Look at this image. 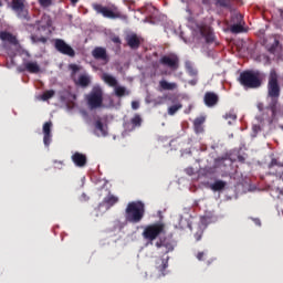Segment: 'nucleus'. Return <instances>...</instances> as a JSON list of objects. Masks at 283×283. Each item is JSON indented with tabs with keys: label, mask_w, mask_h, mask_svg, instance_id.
Segmentation results:
<instances>
[{
	"label": "nucleus",
	"mask_w": 283,
	"mask_h": 283,
	"mask_svg": "<svg viewBox=\"0 0 283 283\" xmlns=\"http://www.w3.org/2000/svg\"><path fill=\"white\" fill-rule=\"evenodd\" d=\"M86 98L91 109H97V107H114L112 97L107 96L103 98V88H101V86H94Z\"/></svg>",
	"instance_id": "nucleus-1"
},
{
	"label": "nucleus",
	"mask_w": 283,
	"mask_h": 283,
	"mask_svg": "<svg viewBox=\"0 0 283 283\" xmlns=\"http://www.w3.org/2000/svg\"><path fill=\"white\" fill-rule=\"evenodd\" d=\"M268 96L272 103L269 108L270 116H275V105H277V98H280V84L277 83V73L273 70L269 76Z\"/></svg>",
	"instance_id": "nucleus-2"
},
{
	"label": "nucleus",
	"mask_w": 283,
	"mask_h": 283,
	"mask_svg": "<svg viewBox=\"0 0 283 283\" xmlns=\"http://www.w3.org/2000/svg\"><path fill=\"white\" fill-rule=\"evenodd\" d=\"M126 221L138 224L145 218V203L142 201L129 202L126 208Z\"/></svg>",
	"instance_id": "nucleus-3"
},
{
	"label": "nucleus",
	"mask_w": 283,
	"mask_h": 283,
	"mask_svg": "<svg viewBox=\"0 0 283 283\" xmlns=\"http://www.w3.org/2000/svg\"><path fill=\"white\" fill-rule=\"evenodd\" d=\"M240 83L245 90H255L262 85V75L260 72H243L240 74Z\"/></svg>",
	"instance_id": "nucleus-4"
},
{
	"label": "nucleus",
	"mask_w": 283,
	"mask_h": 283,
	"mask_svg": "<svg viewBox=\"0 0 283 283\" xmlns=\"http://www.w3.org/2000/svg\"><path fill=\"white\" fill-rule=\"evenodd\" d=\"M165 233V223L157 222L149 226H146L143 231V238L145 240H149L150 244L158 238V235H163Z\"/></svg>",
	"instance_id": "nucleus-5"
},
{
	"label": "nucleus",
	"mask_w": 283,
	"mask_h": 283,
	"mask_svg": "<svg viewBox=\"0 0 283 283\" xmlns=\"http://www.w3.org/2000/svg\"><path fill=\"white\" fill-rule=\"evenodd\" d=\"M93 8L97 14H103L106 19H122V21H127V15L120 13L117 8L109 9L101 4H94Z\"/></svg>",
	"instance_id": "nucleus-6"
},
{
	"label": "nucleus",
	"mask_w": 283,
	"mask_h": 283,
	"mask_svg": "<svg viewBox=\"0 0 283 283\" xmlns=\"http://www.w3.org/2000/svg\"><path fill=\"white\" fill-rule=\"evenodd\" d=\"M102 80L104 83H106V85H109V87H114L115 95L118 97L129 96V91H127L125 86H118V81L113 75L104 73L102 75Z\"/></svg>",
	"instance_id": "nucleus-7"
},
{
	"label": "nucleus",
	"mask_w": 283,
	"mask_h": 283,
	"mask_svg": "<svg viewBox=\"0 0 283 283\" xmlns=\"http://www.w3.org/2000/svg\"><path fill=\"white\" fill-rule=\"evenodd\" d=\"M193 35L201 43H212L214 39L213 31L209 27H197V30L193 31Z\"/></svg>",
	"instance_id": "nucleus-8"
},
{
	"label": "nucleus",
	"mask_w": 283,
	"mask_h": 283,
	"mask_svg": "<svg viewBox=\"0 0 283 283\" xmlns=\"http://www.w3.org/2000/svg\"><path fill=\"white\" fill-rule=\"evenodd\" d=\"M70 70H72L73 81L76 83V85H81V87H87V85L92 83V77L87 75V73H83L76 76V73L80 70L78 65L71 64Z\"/></svg>",
	"instance_id": "nucleus-9"
},
{
	"label": "nucleus",
	"mask_w": 283,
	"mask_h": 283,
	"mask_svg": "<svg viewBox=\"0 0 283 283\" xmlns=\"http://www.w3.org/2000/svg\"><path fill=\"white\" fill-rule=\"evenodd\" d=\"M210 222H216V217H213V213L207 212L206 216L201 217L200 219V231L195 234L197 241L202 238V232L205 231V229H207V224H210Z\"/></svg>",
	"instance_id": "nucleus-10"
},
{
	"label": "nucleus",
	"mask_w": 283,
	"mask_h": 283,
	"mask_svg": "<svg viewBox=\"0 0 283 283\" xmlns=\"http://www.w3.org/2000/svg\"><path fill=\"white\" fill-rule=\"evenodd\" d=\"M233 24L231 25L230 30L233 34H240V32H245L244 30V20L242 19V14L235 13L232 18Z\"/></svg>",
	"instance_id": "nucleus-11"
},
{
	"label": "nucleus",
	"mask_w": 283,
	"mask_h": 283,
	"mask_svg": "<svg viewBox=\"0 0 283 283\" xmlns=\"http://www.w3.org/2000/svg\"><path fill=\"white\" fill-rule=\"evenodd\" d=\"M55 50L61 52V54H65L66 56H74L75 54L74 49H72V46L61 39L55 40Z\"/></svg>",
	"instance_id": "nucleus-12"
},
{
	"label": "nucleus",
	"mask_w": 283,
	"mask_h": 283,
	"mask_svg": "<svg viewBox=\"0 0 283 283\" xmlns=\"http://www.w3.org/2000/svg\"><path fill=\"white\" fill-rule=\"evenodd\" d=\"M160 63H163V65H167L170 70H178V56L176 54L161 57Z\"/></svg>",
	"instance_id": "nucleus-13"
},
{
	"label": "nucleus",
	"mask_w": 283,
	"mask_h": 283,
	"mask_svg": "<svg viewBox=\"0 0 283 283\" xmlns=\"http://www.w3.org/2000/svg\"><path fill=\"white\" fill-rule=\"evenodd\" d=\"M22 65L30 74H39L41 72V65L36 61L23 60Z\"/></svg>",
	"instance_id": "nucleus-14"
},
{
	"label": "nucleus",
	"mask_w": 283,
	"mask_h": 283,
	"mask_svg": "<svg viewBox=\"0 0 283 283\" xmlns=\"http://www.w3.org/2000/svg\"><path fill=\"white\" fill-rule=\"evenodd\" d=\"M12 8L14 12L18 13V17H20V19H25L28 17V10H25L23 0H13Z\"/></svg>",
	"instance_id": "nucleus-15"
},
{
	"label": "nucleus",
	"mask_w": 283,
	"mask_h": 283,
	"mask_svg": "<svg viewBox=\"0 0 283 283\" xmlns=\"http://www.w3.org/2000/svg\"><path fill=\"white\" fill-rule=\"evenodd\" d=\"M50 143H52V122H46L43 125V144L50 147Z\"/></svg>",
	"instance_id": "nucleus-16"
},
{
	"label": "nucleus",
	"mask_w": 283,
	"mask_h": 283,
	"mask_svg": "<svg viewBox=\"0 0 283 283\" xmlns=\"http://www.w3.org/2000/svg\"><path fill=\"white\" fill-rule=\"evenodd\" d=\"M50 28H52V20L50 17L44 15L38 25V30L44 32V34H50L52 32Z\"/></svg>",
	"instance_id": "nucleus-17"
},
{
	"label": "nucleus",
	"mask_w": 283,
	"mask_h": 283,
	"mask_svg": "<svg viewBox=\"0 0 283 283\" xmlns=\"http://www.w3.org/2000/svg\"><path fill=\"white\" fill-rule=\"evenodd\" d=\"M156 247L160 253L167 254L174 251V243L170 241H157Z\"/></svg>",
	"instance_id": "nucleus-18"
},
{
	"label": "nucleus",
	"mask_w": 283,
	"mask_h": 283,
	"mask_svg": "<svg viewBox=\"0 0 283 283\" xmlns=\"http://www.w3.org/2000/svg\"><path fill=\"white\" fill-rule=\"evenodd\" d=\"M72 161L75 167H85V165H87V156L81 153H75L72 155Z\"/></svg>",
	"instance_id": "nucleus-19"
},
{
	"label": "nucleus",
	"mask_w": 283,
	"mask_h": 283,
	"mask_svg": "<svg viewBox=\"0 0 283 283\" xmlns=\"http://www.w3.org/2000/svg\"><path fill=\"white\" fill-rule=\"evenodd\" d=\"M92 56L94 59H97L99 61H104L105 63H107V51L105 50V48H101L97 46L92 51Z\"/></svg>",
	"instance_id": "nucleus-20"
},
{
	"label": "nucleus",
	"mask_w": 283,
	"mask_h": 283,
	"mask_svg": "<svg viewBox=\"0 0 283 283\" xmlns=\"http://www.w3.org/2000/svg\"><path fill=\"white\" fill-rule=\"evenodd\" d=\"M169 266V256H164L156 261V269L159 271V275H165V269Z\"/></svg>",
	"instance_id": "nucleus-21"
},
{
	"label": "nucleus",
	"mask_w": 283,
	"mask_h": 283,
	"mask_svg": "<svg viewBox=\"0 0 283 283\" xmlns=\"http://www.w3.org/2000/svg\"><path fill=\"white\" fill-rule=\"evenodd\" d=\"M0 39L3 43H10L15 49L19 48L17 45V38L9 32H0Z\"/></svg>",
	"instance_id": "nucleus-22"
},
{
	"label": "nucleus",
	"mask_w": 283,
	"mask_h": 283,
	"mask_svg": "<svg viewBox=\"0 0 283 283\" xmlns=\"http://www.w3.org/2000/svg\"><path fill=\"white\" fill-rule=\"evenodd\" d=\"M126 41L133 50H136L140 45V38L136 33H130L126 36Z\"/></svg>",
	"instance_id": "nucleus-23"
},
{
	"label": "nucleus",
	"mask_w": 283,
	"mask_h": 283,
	"mask_svg": "<svg viewBox=\"0 0 283 283\" xmlns=\"http://www.w3.org/2000/svg\"><path fill=\"white\" fill-rule=\"evenodd\" d=\"M116 202H118V198L112 195H108L105 199L104 202L102 205H99V209H105V211H107V209H109V207H114V205H116Z\"/></svg>",
	"instance_id": "nucleus-24"
},
{
	"label": "nucleus",
	"mask_w": 283,
	"mask_h": 283,
	"mask_svg": "<svg viewBox=\"0 0 283 283\" xmlns=\"http://www.w3.org/2000/svg\"><path fill=\"white\" fill-rule=\"evenodd\" d=\"M159 87L168 92H174L175 90H178V84L176 82H168L166 80H161L159 82Z\"/></svg>",
	"instance_id": "nucleus-25"
},
{
	"label": "nucleus",
	"mask_w": 283,
	"mask_h": 283,
	"mask_svg": "<svg viewBox=\"0 0 283 283\" xmlns=\"http://www.w3.org/2000/svg\"><path fill=\"white\" fill-rule=\"evenodd\" d=\"M205 104L207 107H213V105L218 104V95L216 93H206Z\"/></svg>",
	"instance_id": "nucleus-26"
},
{
	"label": "nucleus",
	"mask_w": 283,
	"mask_h": 283,
	"mask_svg": "<svg viewBox=\"0 0 283 283\" xmlns=\"http://www.w3.org/2000/svg\"><path fill=\"white\" fill-rule=\"evenodd\" d=\"M205 120H207L205 116H200L195 119L193 127L196 134H202V132H205V127L202 126L205 125Z\"/></svg>",
	"instance_id": "nucleus-27"
},
{
	"label": "nucleus",
	"mask_w": 283,
	"mask_h": 283,
	"mask_svg": "<svg viewBox=\"0 0 283 283\" xmlns=\"http://www.w3.org/2000/svg\"><path fill=\"white\" fill-rule=\"evenodd\" d=\"M95 136H107V126L103 125L101 120H97L95 123V130H94Z\"/></svg>",
	"instance_id": "nucleus-28"
},
{
	"label": "nucleus",
	"mask_w": 283,
	"mask_h": 283,
	"mask_svg": "<svg viewBox=\"0 0 283 283\" xmlns=\"http://www.w3.org/2000/svg\"><path fill=\"white\" fill-rule=\"evenodd\" d=\"M224 187H227V182H224L222 180H217L211 185L212 191H222V189H224Z\"/></svg>",
	"instance_id": "nucleus-29"
},
{
	"label": "nucleus",
	"mask_w": 283,
	"mask_h": 283,
	"mask_svg": "<svg viewBox=\"0 0 283 283\" xmlns=\"http://www.w3.org/2000/svg\"><path fill=\"white\" fill-rule=\"evenodd\" d=\"M186 70L190 76H196V74H198V70H196L191 62H186Z\"/></svg>",
	"instance_id": "nucleus-30"
},
{
	"label": "nucleus",
	"mask_w": 283,
	"mask_h": 283,
	"mask_svg": "<svg viewBox=\"0 0 283 283\" xmlns=\"http://www.w3.org/2000/svg\"><path fill=\"white\" fill-rule=\"evenodd\" d=\"M178 109H182V104H175L168 108L169 116H174Z\"/></svg>",
	"instance_id": "nucleus-31"
},
{
	"label": "nucleus",
	"mask_w": 283,
	"mask_h": 283,
	"mask_svg": "<svg viewBox=\"0 0 283 283\" xmlns=\"http://www.w3.org/2000/svg\"><path fill=\"white\" fill-rule=\"evenodd\" d=\"M54 97V91L50 90V91H45L42 95H41V101H50V98Z\"/></svg>",
	"instance_id": "nucleus-32"
},
{
	"label": "nucleus",
	"mask_w": 283,
	"mask_h": 283,
	"mask_svg": "<svg viewBox=\"0 0 283 283\" xmlns=\"http://www.w3.org/2000/svg\"><path fill=\"white\" fill-rule=\"evenodd\" d=\"M31 40L33 41V43H45V41H48V39H45V36H36V35H31Z\"/></svg>",
	"instance_id": "nucleus-33"
},
{
	"label": "nucleus",
	"mask_w": 283,
	"mask_h": 283,
	"mask_svg": "<svg viewBox=\"0 0 283 283\" xmlns=\"http://www.w3.org/2000/svg\"><path fill=\"white\" fill-rule=\"evenodd\" d=\"M140 123H143L140 116L136 115L132 118V124L134 125V127H140Z\"/></svg>",
	"instance_id": "nucleus-34"
},
{
	"label": "nucleus",
	"mask_w": 283,
	"mask_h": 283,
	"mask_svg": "<svg viewBox=\"0 0 283 283\" xmlns=\"http://www.w3.org/2000/svg\"><path fill=\"white\" fill-rule=\"evenodd\" d=\"M217 6H220L221 8H229L231 6L230 0H217Z\"/></svg>",
	"instance_id": "nucleus-35"
},
{
	"label": "nucleus",
	"mask_w": 283,
	"mask_h": 283,
	"mask_svg": "<svg viewBox=\"0 0 283 283\" xmlns=\"http://www.w3.org/2000/svg\"><path fill=\"white\" fill-rule=\"evenodd\" d=\"M40 6H42V8H50V6H52V0H38Z\"/></svg>",
	"instance_id": "nucleus-36"
},
{
	"label": "nucleus",
	"mask_w": 283,
	"mask_h": 283,
	"mask_svg": "<svg viewBox=\"0 0 283 283\" xmlns=\"http://www.w3.org/2000/svg\"><path fill=\"white\" fill-rule=\"evenodd\" d=\"M259 61H261L262 63H264V65H269V63H271V60L269 59V56H266L265 54H262L259 56Z\"/></svg>",
	"instance_id": "nucleus-37"
},
{
	"label": "nucleus",
	"mask_w": 283,
	"mask_h": 283,
	"mask_svg": "<svg viewBox=\"0 0 283 283\" xmlns=\"http://www.w3.org/2000/svg\"><path fill=\"white\" fill-rule=\"evenodd\" d=\"M224 118L227 120H229V119L230 120H235L238 118V115H235V113H233V112H230V113L226 114Z\"/></svg>",
	"instance_id": "nucleus-38"
},
{
	"label": "nucleus",
	"mask_w": 283,
	"mask_h": 283,
	"mask_svg": "<svg viewBox=\"0 0 283 283\" xmlns=\"http://www.w3.org/2000/svg\"><path fill=\"white\" fill-rule=\"evenodd\" d=\"M60 98L61 101L65 102V101H69L70 98V93L67 91H64L62 93H60Z\"/></svg>",
	"instance_id": "nucleus-39"
},
{
	"label": "nucleus",
	"mask_w": 283,
	"mask_h": 283,
	"mask_svg": "<svg viewBox=\"0 0 283 283\" xmlns=\"http://www.w3.org/2000/svg\"><path fill=\"white\" fill-rule=\"evenodd\" d=\"M263 118V125H271L273 123V118L271 117H262Z\"/></svg>",
	"instance_id": "nucleus-40"
},
{
	"label": "nucleus",
	"mask_w": 283,
	"mask_h": 283,
	"mask_svg": "<svg viewBox=\"0 0 283 283\" xmlns=\"http://www.w3.org/2000/svg\"><path fill=\"white\" fill-rule=\"evenodd\" d=\"M140 107V104L138 102H132V108L138 109Z\"/></svg>",
	"instance_id": "nucleus-41"
},
{
	"label": "nucleus",
	"mask_w": 283,
	"mask_h": 283,
	"mask_svg": "<svg viewBox=\"0 0 283 283\" xmlns=\"http://www.w3.org/2000/svg\"><path fill=\"white\" fill-rule=\"evenodd\" d=\"M18 54H20V55L25 54L27 56H30V53H28V51H23L21 49L18 50Z\"/></svg>",
	"instance_id": "nucleus-42"
},
{
	"label": "nucleus",
	"mask_w": 283,
	"mask_h": 283,
	"mask_svg": "<svg viewBox=\"0 0 283 283\" xmlns=\"http://www.w3.org/2000/svg\"><path fill=\"white\" fill-rule=\"evenodd\" d=\"M260 129H262V126L253 125V132L255 134H258V132H260Z\"/></svg>",
	"instance_id": "nucleus-43"
},
{
	"label": "nucleus",
	"mask_w": 283,
	"mask_h": 283,
	"mask_svg": "<svg viewBox=\"0 0 283 283\" xmlns=\"http://www.w3.org/2000/svg\"><path fill=\"white\" fill-rule=\"evenodd\" d=\"M151 10H154V12H156V9L154 8V7H151V6H148L147 8H146V12H151Z\"/></svg>",
	"instance_id": "nucleus-44"
},
{
	"label": "nucleus",
	"mask_w": 283,
	"mask_h": 283,
	"mask_svg": "<svg viewBox=\"0 0 283 283\" xmlns=\"http://www.w3.org/2000/svg\"><path fill=\"white\" fill-rule=\"evenodd\" d=\"M202 258H205V252H199V253L197 254V259H198V260H202Z\"/></svg>",
	"instance_id": "nucleus-45"
},
{
	"label": "nucleus",
	"mask_w": 283,
	"mask_h": 283,
	"mask_svg": "<svg viewBox=\"0 0 283 283\" xmlns=\"http://www.w3.org/2000/svg\"><path fill=\"white\" fill-rule=\"evenodd\" d=\"M113 41L114 43H120V38H114Z\"/></svg>",
	"instance_id": "nucleus-46"
},
{
	"label": "nucleus",
	"mask_w": 283,
	"mask_h": 283,
	"mask_svg": "<svg viewBox=\"0 0 283 283\" xmlns=\"http://www.w3.org/2000/svg\"><path fill=\"white\" fill-rule=\"evenodd\" d=\"M262 107H264V105L262 103H259L258 108L260 109V112H262Z\"/></svg>",
	"instance_id": "nucleus-47"
},
{
	"label": "nucleus",
	"mask_w": 283,
	"mask_h": 283,
	"mask_svg": "<svg viewBox=\"0 0 283 283\" xmlns=\"http://www.w3.org/2000/svg\"><path fill=\"white\" fill-rule=\"evenodd\" d=\"M254 222H255V224H258V227H260V219H256V220H254Z\"/></svg>",
	"instance_id": "nucleus-48"
},
{
	"label": "nucleus",
	"mask_w": 283,
	"mask_h": 283,
	"mask_svg": "<svg viewBox=\"0 0 283 283\" xmlns=\"http://www.w3.org/2000/svg\"><path fill=\"white\" fill-rule=\"evenodd\" d=\"M71 2L75 6V3H78V0H71Z\"/></svg>",
	"instance_id": "nucleus-49"
},
{
	"label": "nucleus",
	"mask_w": 283,
	"mask_h": 283,
	"mask_svg": "<svg viewBox=\"0 0 283 283\" xmlns=\"http://www.w3.org/2000/svg\"><path fill=\"white\" fill-rule=\"evenodd\" d=\"M190 85H196V81H191V82H190Z\"/></svg>",
	"instance_id": "nucleus-50"
},
{
	"label": "nucleus",
	"mask_w": 283,
	"mask_h": 283,
	"mask_svg": "<svg viewBox=\"0 0 283 283\" xmlns=\"http://www.w3.org/2000/svg\"><path fill=\"white\" fill-rule=\"evenodd\" d=\"M18 70H19V72H23V70H24V69H22V67H18Z\"/></svg>",
	"instance_id": "nucleus-51"
},
{
	"label": "nucleus",
	"mask_w": 283,
	"mask_h": 283,
	"mask_svg": "<svg viewBox=\"0 0 283 283\" xmlns=\"http://www.w3.org/2000/svg\"><path fill=\"white\" fill-rule=\"evenodd\" d=\"M188 174L191 176V174H193V170H189Z\"/></svg>",
	"instance_id": "nucleus-52"
},
{
	"label": "nucleus",
	"mask_w": 283,
	"mask_h": 283,
	"mask_svg": "<svg viewBox=\"0 0 283 283\" xmlns=\"http://www.w3.org/2000/svg\"><path fill=\"white\" fill-rule=\"evenodd\" d=\"M274 44L277 45V40H274Z\"/></svg>",
	"instance_id": "nucleus-53"
},
{
	"label": "nucleus",
	"mask_w": 283,
	"mask_h": 283,
	"mask_svg": "<svg viewBox=\"0 0 283 283\" xmlns=\"http://www.w3.org/2000/svg\"><path fill=\"white\" fill-rule=\"evenodd\" d=\"M274 51V49H273V46L270 49V52H273Z\"/></svg>",
	"instance_id": "nucleus-54"
},
{
	"label": "nucleus",
	"mask_w": 283,
	"mask_h": 283,
	"mask_svg": "<svg viewBox=\"0 0 283 283\" xmlns=\"http://www.w3.org/2000/svg\"><path fill=\"white\" fill-rule=\"evenodd\" d=\"M275 164V160H272V165H274Z\"/></svg>",
	"instance_id": "nucleus-55"
},
{
	"label": "nucleus",
	"mask_w": 283,
	"mask_h": 283,
	"mask_svg": "<svg viewBox=\"0 0 283 283\" xmlns=\"http://www.w3.org/2000/svg\"><path fill=\"white\" fill-rule=\"evenodd\" d=\"M228 124L231 125V120H229Z\"/></svg>",
	"instance_id": "nucleus-56"
},
{
	"label": "nucleus",
	"mask_w": 283,
	"mask_h": 283,
	"mask_svg": "<svg viewBox=\"0 0 283 283\" xmlns=\"http://www.w3.org/2000/svg\"><path fill=\"white\" fill-rule=\"evenodd\" d=\"M0 6H1V2H0Z\"/></svg>",
	"instance_id": "nucleus-57"
}]
</instances>
